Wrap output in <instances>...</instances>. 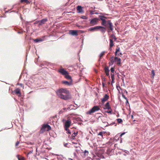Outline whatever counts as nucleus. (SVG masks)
Instances as JSON below:
<instances>
[{
    "label": "nucleus",
    "instance_id": "48",
    "mask_svg": "<svg viewBox=\"0 0 160 160\" xmlns=\"http://www.w3.org/2000/svg\"><path fill=\"white\" fill-rule=\"evenodd\" d=\"M122 97L126 100H127L128 99L124 95H122Z\"/></svg>",
    "mask_w": 160,
    "mask_h": 160
},
{
    "label": "nucleus",
    "instance_id": "40",
    "mask_svg": "<svg viewBox=\"0 0 160 160\" xmlns=\"http://www.w3.org/2000/svg\"><path fill=\"white\" fill-rule=\"evenodd\" d=\"M110 70L111 71V73H113L114 71V68L113 67H112L111 68Z\"/></svg>",
    "mask_w": 160,
    "mask_h": 160
},
{
    "label": "nucleus",
    "instance_id": "36",
    "mask_svg": "<svg viewBox=\"0 0 160 160\" xmlns=\"http://www.w3.org/2000/svg\"><path fill=\"white\" fill-rule=\"evenodd\" d=\"M127 154H128V155L129 154V151H125V153L123 154V155L125 156H126L127 155Z\"/></svg>",
    "mask_w": 160,
    "mask_h": 160
},
{
    "label": "nucleus",
    "instance_id": "26",
    "mask_svg": "<svg viewBox=\"0 0 160 160\" xmlns=\"http://www.w3.org/2000/svg\"><path fill=\"white\" fill-rule=\"evenodd\" d=\"M33 41L35 42L38 43V42H41L43 40H42V39H41L37 38L36 39H35L33 40Z\"/></svg>",
    "mask_w": 160,
    "mask_h": 160
},
{
    "label": "nucleus",
    "instance_id": "33",
    "mask_svg": "<svg viewBox=\"0 0 160 160\" xmlns=\"http://www.w3.org/2000/svg\"><path fill=\"white\" fill-rule=\"evenodd\" d=\"M110 37L112 38H113V39L115 40V41H116L117 39V38H116L115 36L113 34H112L110 36Z\"/></svg>",
    "mask_w": 160,
    "mask_h": 160
},
{
    "label": "nucleus",
    "instance_id": "14",
    "mask_svg": "<svg viewBox=\"0 0 160 160\" xmlns=\"http://www.w3.org/2000/svg\"><path fill=\"white\" fill-rule=\"evenodd\" d=\"M72 80H71L70 81V82H68L67 81H62V83L63 84H64L66 85H67L69 86L71 85L72 84Z\"/></svg>",
    "mask_w": 160,
    "mask_h": 160
},
{
    "label": "nucleus",
    "instance_id": "61",
    "mask_svg": "<svg viewBox=\"0 0 160 160\" xmlns=\"http://www.w3.org/2000/svg\"><path fill=\"white\" fill-rule=\"evenodd\" d=\"M109 50L110 51H112V48H110H110H109Z\"/></svg>",
    "mask_w": 160,
    "mask_h": 160
},
{
    "label": "nucleus",
    "instance_id": "8",
    "mask_svg": "<svg viewBox=\"0 0 160 160\" xmlns=\"http://www.w3.org/2000/svg\"><path fill=\"white\" fill-rule=\"evenodd\" d=\"M71 124V121H66L65 122L64 124V128L66 130H68L67 129L68 128Z\"/></svg>",
    "mask_w": 160,
    "mask_h": 160
},
{
    "label": "nucleus",
    "instance_id": "59",
    "mask_svg": "<svg viewBox=\"0 0 160 160\" xmlns=\"http://www.w3.org/2000/svg\"><path fill=\"white\" fill-rule=\"evenodd\" d=\"M126 100V104H127V103H128V99H127V100Z\"/></svg>",
    "mask_w": 160,
    "mask_h": 160
},
{
    "label": "nucleus",
    "instance_id": "50",
    "mask_svg": "<svg viewBox=\"0 0 160 160\" xmlns=\"http://www.w3.org/2000/svg\"><path fill=\"white\" fill-rule=\"evenodd\" d=\"M102 80L104 81H105L106 80L105 78L104 77H102Z\"/></svg>",
    "mask_w": 160,
    "mask_h": 160
},
{
    "label": "nucleus",
    "instance_id": "38",
    "mask_svg": "<svg viewBox=\"0 0 160 160\" xmlns=\"http://www.w3.org/2000/svg\"><path fill=\"white\" fill-rule=\"evenodd\" d=\"M81 18L84 19H87V17L86 16H82L81 17Z\"/></svg>",
    "mask_w": 160,
    "mask_h": 160
},
{
    "label": "nucleus",
    "instance_id": "22",
    "mask_svg": "<svg viewBox=\"0 0 160 160\" xmlns=\"http://www.w3.org/2000/svg\"><path fill=\"white\" fill-rule=\"evenodd\" d=\"M103 123L105 124L104 125V126H105V127L107 126H108V124L109 125H114V124H115V126H116V124H115V122H112V123H108V122H104Z\"/></svg>",
    "mask_w": 160,
    "mask_h": 160
},
{
    "label": "nucleus",
    "instance_id": "60",
    "mask_svg": "<svg viewBox=\"0 0 160 160\" xmlns=\"http://www.w3.org/2000/svg\"><path fill=\"white\" fill-rule=\"evenodd\" d=\"M116 120H122V119L121 118H118V119H116Z\"/></svg>",
    "mask_w": 160,
    "mask_h": 160
},
{
    "label": "nucleus",
    "instance_id": "64",
    "mask_svg": "<svg viewBox=\"0 0 160 160\" xmlns=\"http://www.w3.org/2000/svg\"><path fill=\"white\" fill-rule=\"evenodd\" d=\"M20 85L21 86H23V84H22V83H20Z\"/></svg>",
    "mask_w": 160,
    "mask_h": 160
},
{
    "label": "nucleus",
    "instance_id": "6",
    "mask_svg": "<svg viewBox=\"0 0 160 160\" xmlns=\"http://www.w3.org/2000/svg\"><path fill=\"white\" fill-rule=\"evenodd\" d=\"M109 98V96L108 94H105L103 97L101 99V102L102 104H103L106 101L108 100Z\"/></svg>",
    "mask_w": 160,
    "mask_h": 160
},
{
    "label": "nucleus",
    "instance_id": "31",
    "mask_svg": "<svg viewBox=\"0 0 160 160\" xmlns=\"http://www.w3.org/2000/svg\"><path fill=\"white\" fill-rule=\"evenodd\" d=\"M117 64L118 65H120L121 63V59L120 58L118 59V60H117Z\"/></svg>",
    "mask_w": 160,
    "mask_h": 160
},
{
    "label": "nucleus",
    "instance_id": "45",
    "mask_svg": "<svg viewBox=\"0 0 160 160\" xmlns=\"http://www.w3.org/2000/svg\"><path fill=\"white\" fill-rule=\"evenodd\" d=\"M68 130H66L67 131V133L69 134H71V132L68 129V128L67 129Z\"/></svg>",
    "mask_w": 160,
    "mask_h": 160
},
{
    "label": "nucleus",
    "instance_id": "9",
    "mask_svg": "<svg viewBox=\"0 0 160 160\" xmlns=\"http://www.w3.org/2000/svg\"><path fill=\"white\" fill-rule=\"evenodd\" d=\"M58 72L61 73L62 75H65L66 74H68V72L65 70L64 68H61L59 70Z\"/></svg>",
    "mask_w": 160,
    "mask_h": 160
},
{
    "label": "nucleus",
    "instance_id": "18",
    "mask_svg": "<svg viewBox=\"0 0 160 160\" xmlns=\"http://www.w3.org/2000/svg\"><path fill=\"white\" fill-rule=\"evenodd\" d=\"M59 116H58L57 115H56L54 116L51 117L49 118V120H58L59 118H58Z\"/></svg>",
    "mask_w": 160,
    "mask_h": 160
},
{
    "label": "nucleus",
    "instance_id": "12",
    "mask_svg": "<svg viewBox=\"0 0 160 160\" xmlns=\"http://www.w3.org/2000/svg\"><path fill=\"white\" fill-rule=\"evenodd\" d=\"M99 26L92 27L89 28V30L90 31H94L99 30Z\"/></svg>",
    "mask_w": 160,
    "mask_h": 160
},
{
    "label": "nucleus",
    "instance_id": "42",
    "mask_svg": "<svg viewBox=\"0 0 160 160\" xmlns=\"http://www.w3.org/2000/svg\"><path fill=\"white\" fill-rule=\"evenodd\" d=\"M90 14L91 15H93V14H94V13H95V11H93V10H91L90 11Z\"/></svg>",
    "mask_w": 160,
    "mask_h": 160
},
{
    "label": "nucleus",
    "instance_id": "27",
    "mask_svg": "<svg viewBox=\"0 0 160 160\" xmlns=\"http://www.w3.org/2000/svg\"><path fill=\"white\" fill-rule=\"evenodd\" d=\"M78 132H74L72 135V138L73 139H74V138H75V137L78 134Z\"/></svg>",
    "mask_w": 160,
    "mask_h": 160
},
{
    "label": "nucleus",
    "instance_id": "21",
    "mask_svg": "<svg viewBox=\"0 0 160 160\" xmlns=\"http://www.w3.org/2000/svg\"><path fill=\"white\" fill-rule=\"evenodd\" d=\"M17 158H18V160H25L24 158L22 156H20L19 155H17L16 156Z\"/></svg>",
    "mask_w": 160,
    "mask_h": 160
},
{
    "label": "nucleus",
    "instance_id": "17",
    "mask_svg": "<svg viewBox=\"0 0 160 160\" xmlns=\"http://www.w3.org/2000/svg\"><path fill=\"white\" fill-rule=\"evenodd\" d=\"M99 30H100L102 33H105L106 31V28L104 27L99 26Z\"/></svg>",
    "mask_w": 160,
    "mask_h": 160
},
{
    "label": "nucleus",
    "instance_id": "58",
    "mask_svg": "<svg viewBox=\"0 0 160 160\" xmlns=\"http://www.w3.org/2000/svg\"><path fill=\"white\" fill-rule=\"evenodd\" d=\"M18 33L22 34V32L19 31L18 32Z\"/></svg>",
    "mask_w": 160,
    "mask_h": 160
},
{
    "label": "nucleus",
    "instance_id": "55",
    "mask_svg": "<svg viewBox=\"0 0 160 160\" xmlns=\"http://www.w3.org/2000/svg\"><path fill=\"white\" fill-rule=\"evenodd\" d=\"M112 61H113V60H111V62H109V65H111V64H112Z\"/></svg>",
    "mask_w": 160,
    "mask_h": 160
},
{
    "label": "nucleus",
    "instance_id": "20",
    "mask_svg": "<svg viewBox=\"0 0 160 160\" xmlns=\"http://www.w3.org/2000/svg\"><path fill=\"white\" fill-rule=\"evenodd\" d=\"M77 10L79 13H81L82 11V8L81 6H78L77 8Z\"/></svg>",
    "mask_w": 160,
    "mask_h": 160
},
{
    "label": "nucleus",
    "instance_id": "47",
    "mask_svg": "<svg viewBox=\"0 0 160 160\" xmlns=\"http://www.w3.org/2000/svg\"><path fill=\"white\" fill-rule=\"evenodd\" d=\"M120 51V48L117 47V48L116 49V51L117 52H119Z\"/></svg>",
    "mask_w": 160,
    "mask_h": 160
},
{
    "label": "nucleus",
    "instance_id": "56",
    "mask_svg": "<svg viewBox=\"0 0 160 160\" xmlns=\"http://www.w3.org/2000/svg\"><path fill=\"white\" fill-rule=\"evenodd\" d=\"M125 132H123L122 133L121 135H120V136L121 137L124 134H125Z\"/></svg>",
    "mask_w": 160,
    "mask_h": 160
},
{
    "label": "nucleus",
    "instance_id": "54",
    "mask_svg": "<svg viewBox=\"0 0 160 160\" xmlns=\"http://www.w3.org/2000/svg\"><path fill=\"white\" fill-rule=\"evenodd\" d=\"M117 121L118 123H121L122 122V121Z\"/></svg>",
    "mask_w": 160,
    "mask_h": 160
},
{
    "label": "nucleus",
    "instance_id": "4",
    "mask_svg": "<svg viewBox=\"0 0 160 160\" xmlns=\"http://www.w3.org/2000/svg\"><path fill=\"white\" fill-rule=\"evenodd\" d=\"M100 109L99 107L98 106H95L91 108L88 112H87V114L91 115L96 111Z\"/></svg>",
    "mask_w": 160,
    "mask_h": 160
},
{
    "label": "nucleus",
    "instance_id": "19",
    "mask_svg": "<svg viewBox=\"0 0 160 160\" xmlns=\"http://www.w3.org/2000/svg\"><path fill=\"white\" fill-rule=\"evenodd\" d=\"M32 21L28 22L26 21L25 22V24H26V30L27 32H28L29 30V27L28 26V25L29 24V23L32 22Z\"/></svg>",
    "mask_w": 160,
    "mask_h": 160
},
{
    "label": "nucleus",
    "instance_id": "57",
    "mask_svg": "<svg viewBox=\"0 0 160 160\" xmlns=\"http://www.w3.org/2000/svg\"><path fill=\"white\" fill-rule=\"evenodd\" d=\"M117 52H117L116 51L115 52V54L116 56H117Z\"/></svg>",
    "mask_w": 160,
    "mask_h": 160
},
{
    "label": "nucleus",
    "instance_id": "7",
    "mask_svg": "<svg viewBox=\"0 0 160 160\" xmlns=\"http://www.w3.org/2000/svg\"><path fill=\"white\" fill-rule=\"evenodd\" d=\"M98 19L97 18H94L92 19L90 21V23L92 25H94L97 24V22Z\"/></svg>",
    "mask_w": 160,
    "mask_h": 160
},
{
    "label": "nucleus",
    "instance_id": "52",
    "mask_svg": "<svg viewBox=\"0 0 160 160\" xmlns=\"http://www.w3.org/2000/svg\"><path fill=\"white\" fill-rule=\"evenodd\" d=\"M114 79H112L111 83H112H112H114Z\"/></svg>",
    "mask_w": 160,
    "mask_h": 160
},
{
    "label": "nucleus",
    "instance_id": "43",
    "mask_svg": "<svg viewBox=\"0 0 160 160\" xmlns=\"http://www.w3.org/2000/svg\"><path fill=\"white\" fill-rule=\"evenodd\" d=\"M21 2H28V0H21Z\"/></svg>",
    "mask_w": 160,
    "mask_h": 160
},
{
    "label": "nucleus",
    "instance_id": "24",
    "mask_svg": "<svg viewBox=\"0 0 160 160\" xmlns=\"http://www.w3.org/2000/svg\"><path fill=\"white\" fill-rule=\"evenodd\" d=\"M110 45H109V47L110 48H112V46L114 45V43H113V40L112 39H110Z\"/></svg>",
    "mask_w": 160,
    "mask_h": 160
},
{
    "label": "nucleus",
    "instance_id": "23",
    "mask_svg": "<svg viewBox=\"0 0 160 160\" xmlns=\"http://www.w3.org/2000/svg\"><path fill=\"white\" fill-rule=\"evenodd\" d=\"M109 26H108V27L109 29H110L111 31H112L113 30V26L112 24L110 23L108 25Z\"/></svg>",
    "mask_w": 160,
    "mask_h": 160
},
{
    "label": "nucleus",
    "instance_id": "51",
    "mask_svg": "<svg viewBox=\"0 0 160 160\" xmlns=\"http://www.w3.org/2000/svg\"><path fill=\"white\" fill-rule=\"evenodd\" d=\"M117 89L119 90V89H121V88L120 87V86H118V87L117 86Z\"/></svg>",
    "mask_w": 160,
    "mask_h": 160
},
{
    "label": "nucleus",
    "instance_id": "62",
    "mask_svg": "<svg viewBox=\"0 0 160 160\" xmlns=\"http://www.w3.org/2000/svg\"><path fill=\"white\" fill-rule=\"evenodd\" d=\"M98 14V13L97 12H95L94 13V14Z\"/></svg>",
    "mask_w": 160,
    "mask_h": 160
},
{
    "label": "nucleus",
    "instance_id": "35",
    "mask_svg": "<svg viewBox=\"0 0 160 160\" xmlns=\"http://www.w3.org/2000/svg\"><path fill=\"white\" fill-rule=\"evenodd\" d=\"M151 72H152V78H153L155 76V73L154 72V70H152L151 71Z\"/></svg>",
    "mask_w": 160,
    "mask_h": 160
},
{
    "label": "nucleus",
    "instance_id": "37",
    "mask_svg": "<svg viewBox=\"0 0 160 160\" xmlns=\"http://www.w3.org/2000/svg\"><path fill=\"white\" fill-rule=\"evenodd\" d=\"M105 53V51L102 52L99 55V57L100 58L102 57L104 55Z\"/></svg>",
    "mask_w": 160,
    "mask_h": 160
},
{
    "label": "nucleus",
    "instance_id": "13",
    "mask_svg": "<svg viewBox=\"0 0 160 160\" xmlns=\"http://www.w3.org/2000/svg\"><path fill=\"white\" fill-rule=\"evenodd\" d=\"M105 72L106 73V76L110 77L109 72L110 70L108 67H106L104 68Z\"/></svg>",
    "mask_w": 160,
    "mask_h": 160
},
{
    "label": "nucleus",
    "instance_id": "28",
    "mask_svg": "<svg viewBox=\"0 0 160 160\" xmlns=\"http://www.w3.org/2000/svg\"><path fill=\"white\" fill-rule=\"evenodd\" d=\"M68 109V108H63L59 112V113H61L63 112L64 111H67V110Z\"/></svg>",
    "mask_w": 160,
    "mask_h": 160
},
{
    "label": "nucleus",
    "instance_id": "15",
    "mask_svg": "<svg viewBox=\"0 0 160 160\" xmlns=\"http://www.w3.org/2000/svg\"><path fill=\"white\" fill-rule=\"evenodd\" d=\"M100 19L102 21V22L101 23L102 25L105 26L106 27L108 26V25L106 24L107 21H106V20L103 19L102 18H100Z\"/></svg>",
    "mask_w": 160,
    "mask_h": 160
},
{
    "label": "nucleus",
    "instance_id": "30",
    "mask_svg": "<svg viewBox=\"0 0 160 160\" xmlns=\"http://www.w3.org/2000/svg\"><path fill=\"white\" fill-rule=\"evenodd\" d=\"M119 58H118L117 57H115V58H114V60H113V61H112V64H111V65H112L114 62H116L117 61V60H118V59Z\"/></svg>",
    "mask_w": 160,
    "mask_h": 160
},
{
    "label": "nucleus",
    "instance_id": "46",
    "mask_svg": "<svg viewBox=\"0 0 160 160\" xmlns=\"http://www.w3.org/2000/svg\"><path fill=\"white\" fill-rule=\"evenodd\" d=\"M84 154L87 155L88 154V151L85 150L84 152Z\"/></svg>",
    "mask_w": 160,
    "mask_h": 160
},
{
    "label": "nucleus",
    "instance_id": "32",
    "mask_svg": "<svg viewBox=\"0 0 160 160\" xmlns=\"http://www.w3.org/2000/svg\"><path fill=\"white\" fill-rule=\"evenodd\" d=\"M104 134V133L102 132H99V133L98 134V135H100L101 136L102 138H103V134Z\"/></svg>",
    "mask_w": 160,
    "mask_h": 160
},
{
    "label": "nucleus",
    "instance_id": "49",
    "mask_svg": "<svg viewBox=\"0 0 160 160\" xmlns=\"http://www.w3.org/2000/svg\"><path fill=\"white\" fill-rule=\"evenodd\" d=\"M19 143V142L18 141H17V142L16 143V146H17L18 145Z\"/></svg>",
    "mask_w": 160,
    "mask_h": 160
},
{
    "label": "nucleus",
    "instance_id": "16",
    "mask_svg": "<svg viewBox=\"0 0 160 160\" xmlns=\"http://www.w3.org/2000/svg\"><path fill=\"white\" fill-rule=\"evenodd\" d=\"M13 92L15 93V94L18 95L19 94L18 96H20L21 95V93L20 92V89L18 88H17L16 89H15L14 91Z\"/></svg>",
    "mask_w": 160,
    "mask_h": 160
},
{
    "label": "nucleus",
    "instance_id": "34",
    "mask_svg": "<svg viewBox=\"0 0 160 160\" xmlns=\"http://www.w3.org/2000/svg\"><path fill=\"white\" fill-rule=\"evenodd\" d=\"M48 62H42V65L43 66H44V65L47 66V65H48Z\"/></svg>",
    "mask_w": 160,
    "mask_h": 160
},
{
    "label": "nucleus",
    "instance_id": "44",
    "mask_svg": "<svg viewBox=\"0 0 160 160\" xmlns=\"http://www.w3.org/2000/svg\"><path fill=\"white\" fill-rule=\"evenodd\" d=\"M107 23H108V25L110 23L112 24L110 20H108L107 21Z\"/></svg>",
    "mask_w": 160,
    "mask_h": 160
},
{
    "label": "nucleus",
    "instance_id": "11",
    "mask_svg": "<svg viewBox=\"0 0 160 160\" xmlns=\"http://www.w3.org/2000/svg\"><path fill=\"white\" fill-rule=\"evenodd\" d=\"M78 31L76 30H71L69 31V34L72 35L73 36L78 35Z\"/></svg>",
    "mask_w": 160,
    "mask_h": 160
},
{
    "label": "nucleus",
    "instance_id": "29",
    "mask_svg": "<svg viewBox=\"0 0 160 160\" xmlns=\"http://www.w3.org/2000/svg\"><path fill=\"white\" fill-rule=\"evenodd\" d=\"M99 18H102L103 19H104L105 20H106V19H108V17L104 16L99 15Z\"/></svg>",
    "mask_w": 160,
    "mask_h": 160
},
{
    "label": "nucleus",
    "instance_id": "1",
    "mask_svg": "<svg viewBox=\"0 0 160 160\" xmlns=\"http://www.w3.org/2000/svg\"><path fill=\"white\" fill-rule=\"evenodd\" d=\"M51 129V128L50 126L47 124H44L43 125L40 130V133H43L45 131H48Z\"/></svg>",
    "mask_w": 160,
    "mask_h": 160
},
{
    "label": "nucleus",
    "instance_id": "25",
    "mask_svg": "<svg viewBox=\"0 0 160 160\" xmlns=\"http://www.w3.org/2000/svg\"><path fill=\"white\" fill-rule=\"evenodd\" d=\"M65 77L66 78L70 80V81L72 80L71 77L68 75V73L65 75Z\"/></svg>",
    "mask_w": 160,
    "mask_h": 160
},
{
    "label": "nucleus",
    "instance_id": "41",
    "mask_svg": "<svg viewBox=\"0 0 160 160\" xmlns=\"http://www.w3.org/2000/svg\"><path fill=\"white\" fill-rule=\"evenodd\" d=\"M106 28H107V32L108 33L110 32H111V30L110 29H109L108 27V26H107L106 27Z\"/></svg>",
    "mask_w": 160,
    "mask_h": 160
},
{
    "label": "nucleus",
    "instance_id": "5",
    "mask_svg": "<svg viewBox=\"0 0 160 160\" xmlns=\"http://www.w3.org/2000/svg\"><path fill=\"white\" fill-rule=\"evenodd\" d=\"M57 95L59 98L65 100H68L71 98V96L69 94L64 95L62 94H59Z\"/></svg>",
    "mask_w": 160,
    "mask_h": 160
},
{
    "label": "nucleus",
    "instance_id": "3",
    "mask_svg": "<svg viewBox=\"0 0 160 160\" xmlns=\"http://www.w3.org/2000/svg\"><path fill=\"white\" fill-rule=\"evenodd\" d=\"M57 94H62L63 93L66 94H69V92L66 88H61L60 89L56 92Z\"/></svg>",
    "mask_w": 160,
    "mask_h": 160
},
{
    "label": "nucleus",
    "instance_id": "63",
    "mask_svg": "<svg viewBox=\"0 0 160 160\" xmlns=\"http://www.w3.org/2000/svg\"><path fill=\"white\" fill-rule=\"evenodd\" d=\"M131 118L132 119H133V115H132V116H131Z\"/></svg>",
    "mask_w": 160,
    "mask_h": 160
},
{
    "label": "nucleus",
    "instance_id": "2",
    "mask_svg": "<svg viewBox=\"0 0 160 160\" xmlns=\"http://www.w3.org/2000/svg\"><path fill=\"white\" fill-rule=\"evenodd\" d=\"M103 108L104 110H108L106 112L108 113L112 114V109L110 105L109 102H108L104 105Z\"/></svg>",
    "mask_w": 160,
    "mask_h": 160
},
{
    "label": "nucleus",
    "instance_id": "53",
    "mask_svg": "<svg viewBox=\"0 0 160 160\" xmlns=\"http://www.w3.org/2000/svg\"><path fill=\"white\" fill-rule=\"evenodd\" d=\"M102 85L103 87H105V84L103 82H102Z\"/></svg>",
    "mask_w": 160,
    "mask_h": 160
},
{
    "label": "nucleus",
    "instance_id": "39",
    "mask_svg": "<svg viewBox=\"0 0 160 160\" xmlns=\"http://www.w3.org/2000/svg\"><path fill=\"white\" fill-rule=\"evenodd\" d=\"M111 78L112 79H114V74L113 73H111Z\"/></svg>",
    "mask_w": 160,
    "mask_h": 160
},
{
    "label": "nucleus",
    "instance_id": "10",
    "mask_svg": "<svg viewBox=\"0 0 160 160\" xmlns=\"http://www.w3.org/2000/svg\"><path fill=\"white\" fill-rule=\"evenodd\" d=\"M47 21V18H44L40 21H36L34 23L35 24H36L37 23V22H39V25H41L42 24H44Z\"/></svg>",
    "mask_w": 160,
    "mask_h": 160
}]
</instances>
